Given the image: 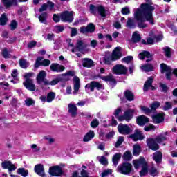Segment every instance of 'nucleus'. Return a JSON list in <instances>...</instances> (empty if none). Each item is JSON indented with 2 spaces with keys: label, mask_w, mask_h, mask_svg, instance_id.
<instances>
[{
  "label": "nucleus",
  "mask_w": 177,
  "mask_h": 177,
  "mask_svg": "<svg viewBox=\"0 0 177 177\" xmlns=\"http://www.w3.org/2000/svg\"><path fill=\"white\" fill-rule=\"evenodd\" d=\"M98 77L101 80H103V81H105L106 82H109L110 85H113L114 86L117 85V80H115V78H114V76H113V75H109L107 76L98 75Z\"/></svg>",
  "instance_id": "6ab92c4d"
},
{
  "label": "nucleus",
  "mask_w": 177,
  "mask_h": 177,
  "mask_svg": "<svg viewBox=\"0 0 177 177\" xmlns=\"http://www.w3.org/2000/svg\"><path fill=\"white\" fill-rule=\"evenodd\" d=\"M90 126L91 127V128H97L99 127V120L93 119L91 121Z\"/></svg>",
  "instance_id": "680f3d73"
},
{
  "label": "nucleus",
  "mask_w": 177,
  "mask_h": 177,
  "mask_svg": "<svg viewBox=\"0 0 177 177\" xmlns=\"http://www.w3.org/2000/svg\"><path fill=\"white\" fill-rule=\"evenodd\" d=\"M141 68L146 71V73H150V71H154V66L151 64H146L141 66Z\"/></svg>",
  "instance_id": "72a5a7b5"
},
{
  "label": "nucleus",
  "mask_w": 177,
  "mask_h": 177,
  "mask_svg": "<svg viewBox=\"0 0 177 177\" xmlns=\"http://www.w3.org/2000/svg\"><path fill=\"white\" fill-rule=\"evenodd\" d=\"M138 59L140 60H145V59H147L146 62L149 63V62L153 61V54L147 50H143L139 53Z\"/></svg>",
  "instance_id": "dca6fc26"
},
{
  "label": "nucleus",
  "mask_w": 177,
  "mask_h": 177,
  "mask_svg": "<svg viewBox=\"0 0 177 177\" xmlns=\"http://www.w3.org/2000/svg\"><path fill=\"white\" fill-rule=\"evenodd\" d=\"M74 20V12L65 10L61 12V21L64 23H73Z\"/></svg>",
  "instance_id": "0eeeda50"
},
{
  "label": "nucleus",
  "mask_w": 177,
  "mask_h": 177,
  "mask_svg": "<svg viewBox=\"0 0 177 177\" xmlns=\"http://www.w3.org/2000/svg\"><path fill=\"white\" fill-rule=\"evenodd\" d=\"M160 87L161 88L160 92H163L164 93H167V92H168L169 88L167 84L160 83Z\"/></svg>",
  "instance_id": "e2e57ef3"
},
{
  "label": "nucleus",
  "mask_w": 177,
  "mask_h": 177,
  "mask_svg": "<svg viewBox=\"0 0 177 177\" xmlns=\"http://www.w3.org/2000/svg\"><path fill=\"white\" fill-rule=\"evenodd\" d=\"M132 60H133V57L131 55L127 56L122 59V61L124 62V63H127V64L131 63Z\"/></svg>",
  "instance_id": "774afa93"
},
{
  "label": "nucleus",
  "mask_w": 177,
  "mask_h": 177,
  "mask_svg": "<svg viewBox=\"0 0 177 177\" xmlns=\"http://www.w3.org/2000/svg\"><path fill=\"white\" fill-rule=\"evenodd\" d=\"M62 20L61 13L59 14H53V20L55 23H59Z\"/></svg>",
  "instance_id": "5fc2aeb1"
},
{
  "label": "nucleus",
  "mask_w": 177,
  "mask_h": 177,
  "mask_svg": "<svg viewBox=\"0 0 177 177\" xmlns=\"http://www.w3.org/2000/svg\"><path fill=\"white\" fill-rule=\"evenodd\" d=\"M86 88H88L91 92H93L95 91V88L97 91L104 89L103 84L96 81H91L89 84L86 85Z\"/></svg>",
  "instance_id": "ddd939ff"
},
{
  "label": "nucleus",
  "mask_w": 177,
  "mask_h": 177,
  "mask_svg": "<svg viewBox=\"0 0 177 177\" xmlns=\"http://www.w3.org/2000/svg\"><path fill=\"white\" fill-rule=\"evenodd\" d=\"M149 174L151 176H157L158 175V171L156 167H151L149 169Z\"/></svg>",
  "instance_id": "bf43d9fd"
},
{
  "label": "nucleus",
  "mask_w": 177,
  "mask_h": 177,
  "mask_svg": "<svg viewBox=\"0 0 177 177\" xmlns=\"http://www.w3.org/2000/svg\"><path fill=\"white\" fill-rule=\"evenodd\" d=\"M129 138L132 140L133 142H138V140H143V139H145V136L140 130L136 129L134 131V133L131 134Z\"/></svg>",
  "instance_id": "2eb2a0df"
},
{
  "label": "nucleus",
  "mask_w": 177,
  "mask_h": 177,
  "mask_svg": "<svg viewBox=\"0 0 177 177\" xmlns=\"http://www.w3.org/2000/svg\"><path fill=\"white\" fill-rule=\"evenodd\" d=\"M147 145L153 151H157V150H160V145L156 141V140L153 138H149L147 139Z\"/></svg>",
  "instance_id": "f8f14e48"
},
{
  "label": "nucleus",
  "mask_w": 177,
  "mask_h": 177,
  "mask_svg": "<svg viewBox=\"0 0 177 177\" xmlns=\"http://www.w3.org/2000/svg\"><path fill=\"white\" fill-rule=\"evenodd\" d=\"M23 85L28 91H30V92H34V91H35L37 88L35 87V84H34V80L32 79L25 80V81L23 82Z\"/></svg>",
  "instance_id": "f3484780"
},
{
  "label": "nucleus",
  "mask_w": 177,
  "mask_h": 177,
  "mask_svg": "<svg viewBox=\"0 0 177 177\" xmlns=\"http://www.w3.org/2000/svg\"><path fill=\"white\" fill-rule=\"evenodd\" d=\"M17 174L23 177L28 176V170H26L24 167L17 169Z\"/></svg>",
  "instance_id": "a19ab883"
},
{
  "label": "nucleus",
  "mask_w": 177,
  "mask_h": 177,
  "mask_svg": "<svg viewBox=\"0 0 177 177\" xmlns=\"http://www.w3.org/2000/svg\"><path fill=\"white\" fill-rule=\"evenodd\" d=\"M50 70L53 73H63V71L66 70V67L57 63H53L50 66Z\"/></svg>",
  "instance_id": "a211bd4d"
},
{
  "label": "nucleus",
  "mask_w": 177,
  "mask_h": 177,
  "mask_svg": "<svg viewBox=\"0 0 177 177\" xmlns=\"http://www.w3.org/2000/svg\"><path fill=\"white\" fill-rule=\"evenodd\" d=\"M97 12L101 17H106L107 14L106 13V8H104V6L99 5L97 6Z\"/></svg>",
  "instance_id": "473e14b6"
},
{
  "label": "nucleus",
  "mask_w": 177,
  "mask_h": 177,
  "mask_svg": "<svg viewBox=\"0 0 177 177\" xmlns=\"http://www.w3.org/2000/svg\"><path fill=\"white\" fill-rule=\"evenodd\" d=\"M111 174H113V170L108 169L103 171V172L101 174V177L109 176V175H111Z\"/></svg>",
  "instance_id": "13d9d810"
},
{
  "label": "nucleus",
  "mask_w": 177,
  "mask_h": 177,
  "mask_svg": "<svg viewBox=\"0 0 177 177\" xmlns=\"http://www.w3.org/2000/svg\"><path fill=\"white\" fill-rule=\"evenodd\" d=\"M1 167L3 169H8L9 175H10L11 177H18L17 175L12 174V171H16V165L15 164L12 163V161L10 160H4L1 163Z\"/></svg>",
  "instance_id": "423d86ee"
},
{
  "label": "nucleus",
  "mask_w": 177,
  "mask_h": 177,
  "mask_svg": "<svg viewBox=\"0 0 177 177\" xmlns=\"http://www.w3.org/2000/svg\"><path fill=\"white\" fill-rule=\"evenodd\" d=\"M153 82H154V77L153 76L149 77L147 81L144 84V87H143L144 92H147V91L150 89V86L153 85Z\"/></svg>",
  "instance_id": "393cba45"
},
{
  "label": "nucleus",
  "mask_w": 177,
  "mask_h": 177,
  "mask_svg": "<svg viewBox=\"0 0 177 177\" xmlns=\"http://www.w3.org/2000/svg\"><path fill=\"white\" fill-rule=\"evenodd\" d=\"M64 81V79L62 77H57L55 79H53L51 82H50V84L51 86H55V85H57L59 82H63Z\"/></svg>",
  "instance_id": "a18cd8bd"
},
{
  "label": "nucleus",
  "mask_w": 177,
  "mask_h": 177,
  "mask_svg": "<svg viewBox=\"0 0 177 177\" xmlns=\"http://www.w3.org/2000/svg\"><path fill=\"white\" fill-rule=\"evenodd\" d=\"M42 60H44V57H38L34 64L35 68H38L39 66H42Z\"/></svg>",
  "instance_id": "de8ad7c7"
},
{
  "label": "nucleus",
  "mask_w": 177,
  "mask_h": 177,
  "mask_svg": "<svg viewBox=\"0 0 177 177\" xmlns=\"http://www.w3.org/2000/svg\"><path fill=\"white\" fill-rule=\"evenodd\" d=\"M151 0H145L147 3H142L140 6V8H137L134 12V17L137 21V27L138 28H147L149 25L146 24L148 21L151 26H154V17H153V12H154V6L150 3Z\"/></svg>",
  "instance_id": "f257e3e1"
},
{
  "label": "nucleus",
  "mask_w": 177,
  "mask_h": 177,
  "mask_svg": "<svg viewBox=\"0 0 177 177\" xmlns=\"http://www.w3.org/2000/svg\"><path fill=\"white\" fill-rule=\"evenodd\" d=\"M160 104H161L158 101L153 102L150 105V108H151V111H155V110H157V109H158V107H160Z\"/></svg>",
  "instance_id": "8fccbe9b"
},
{
  "label": "nucleus",
  "mask_w": 177,
  "mask_h": 177,
  "mask_svg": "<svg viewBox=\"0 0 177 177\" xmlns=\"http://www.w3.org/2000/svg\"><path fill=\"white\" fill-rule=\"evenodd\" d=\"M82 66L85 67L86 68H91L95 66V62L93 60L89 59V58H83L82 59Z\"/></svg>",
  "instance_id": "b1692460"
},
{
  "label": "nucleus",
  "mask_w": 177,
  "mask_h": 177,
  "mask_svg": "<svg viewBox=\"0 0 177 177\" xmlns=\"http://www.w3.org/2000/svg\"><path fill=\"white\" fill-rule=\"evenodd\" d=\"M1 55L3 59H10V53H9V50L7 48H4L1 51Z\"/></svg>",
  "instance_id": "c03bdc74"
},
{
  "label": "nucleus",
  "mask_w": 177,
  "mask_h": 177,
  "mask_svg": "<svg viewBox=\"0 0 177 177\" xmlns=\"http://www.w3.org/2000/svg\"><path fill=\"white\" fill-rule=\"evenodd\" d=\"M18 24H17V21L16 20H12L11 23L10 24L11 31H14V30H16L17 28Z\"/></svg>",
  "instance_id": "864d4df0"
},
{
  "label": "nucleus",
  "mask_w": 177,
  "mask_h": 177,
  "mask_svg": "<svg viewBox=\"0 0 177 177\" xmlns=\"http://www.w3.org/2000/svg\"><path fill=\"white\" fill-rule=\"evenodd\" d=\"M124 138L122 136H119L117 142H115V147L118 148L122 145V142H124Z\"/></svg>",
  "instance_id": "052dcab7"
},
{
  "label": "nucleus",
  "mask_w": 177,
  "mask_h": 177,
  "mask_svg": "<svg viewBox=\"0 0 177 177\" xmlns=\"http://www.w3.org/2000/svg\"><path fill=\"white\" fill-rule=\"evenodd\" d=\"M156 130V126L154 124H149V126H145L144 127V131L145 132H150V131H155Z\"/></svg>",
  "instance_id": "4d7b16f0"
},
{
  "label": "nucleus",
  "mask_w": 177,
  "mask_h": 177,
  "mask_svg": "<svg viewBox=\"0 0 177 177\" xmlns=\"http://www.w3.org/2000/svg\"><path fill=\"white\" fill-rule=\"evenodd\" d=\"M118 131L121 135H129L132 132V129H131V127L128 124H124L122 123L118 124Z\"/></svg>",
  "instance_id": "4468645a"
},
{
  "label": "nucleus",
  "mask_w": 177,
  "mask_h": 177,
  "mask_svg": "<svg viewBox=\"0 0 177 177\" xmlns=\"http://www.w3.org/2000/svg\"><path fill=\"white\" fill-rule=\"evenodd\" d=\"M68 113H69L71 117H72V118H75V117H77V115L78 114V108L77 107V105L74 104H69L68 105Z\"/></svg>",
  "instance_id": "aec40b11"
},
{
  "label": "nucleus",
  "mask_w": 177,
  "mask_h": 177,
  "mask_svg": "<svg viewBox=\"0 0 177 177\" xmlns=\"http://www.w3.org/2000/svg\"><path fill=\"white\" fill-rule=\"evenodd\" d=\"M96 31V26L93 23H88L86 26H82L80 27V34H93Z\"/></svg>",
  "instance_id": "6e6552de"
},
{
  "label": "nucleus",
  "mask_w": 177,
  "mask_h": 177,
  "mask_svg": "<svg viewBox=\"0 0 177 177\" xmlns=\"http://www.w3.org/2000/svg\"><path fill=\"white\" fill-rule=\"evenodd\" d=\"M165 113H164L154 115L152 117V120L154 124H161V122H164V120H165Z\"/></svg>",
  "instance_id": "4be33fe9"
},
{
  "label": "nucleus",
  "mask_w": 177,
  "mask_h": 177,
  "mask_svg": "<svg viewBox=\"0 0 177 177\" xmlns=\"http://www.w3.org/2000/svg\"><path fill=\"white\" fill-rule=\"evenodd\" d=\"M89 10L91 15H96V13L97 12V6L93 4H91L89 6Z\"/></svg>",
  "instance_id": "603ef678"
},
{
  "label": "nucleus",
  "mask_w": 177,
  "mask_h": 177,
  "mask_svg": "<svg viewBox=\"0 0 177 177\" xmlns=\"http://www.w3.org/2000/svg\"><path fill=\"white\" fill-rule=\"evenodd\" d=\"M162 50L165 53V57L167 59H171L172 57V50L169 47L166 46L162 48Z\"/></svg>",
  "instance_id": "f704fd0d"
},
{
  "label": "nucleus",
  "mask_w": 177,
  "mask_h": 177,
  "mask_svg": "<svg viewBox=\"0 0 177 177\" xmlns=\"http://www.w3.org/2000/svg\"><path fill=\"white\" fill-rule=\"evenodd\" d=\"M153 158L156 164H161L162 161V153L160 151H156L153 154Z\"/></svg>",
  "instance_id": "cd10ccee"
},
{
  "label": "nucleus",
  "mask_w": 177,
  "mask_h": 177,
  "mask_svg": "<svg viewBox=\"0 0 177 177\" xmlns=\"http://www.w3.org/2000/svg\"><path fill=\"white\" fill-rule=\"evenodd\" d=\"M121 57H122L121 47L118 46L114 48L111 54H110V53H105L103 62L105 64L110 66V64H111V62H117V60H120Z\"/></svg>",
  "instance_id": "f03ea898"
},
{
  "label": "nucleus",
  "mask_w": 177,
  "mask_h": 177,
  "mask_svg": "<svg viewBox=\"0 0 177 177\" xmlns=\"http://www.w3.org/2000/svg\"><path fill=\"white\" fill-rule=\"evenodd\" d=\"M140 110L142 112H143L144 114H146V115H149L151 113V109L146 106H142L140 107Z\"/></svg>",
  "instance_id": "09e8293b"
},
{
  "label": "nucleus",
  "mask_w": 177,
  "mask_h": 177,
  "mask_svg": "<svg viewBox=\"0 0 177 177\" xmlns=\"http://www.w3.org/2000/svg\"><path fill=\"white\" fill-rule=\"evenodd\" d=\"M154 140L156 141V143H162V142H165L167 140V137L163 135L158 136Z\"/></svg>",
  "instance_id": "3c124183"
},
{
  "label": "nucleus",
  "mask_w": 177,
  "mask_h": 177,
  "mask_svg": "<svg viewBox=\"0 0 177 177\" xmlns=\"http://www.w3.org/2000/svg\"><path fill=\"white\" fill-rule=\"evenodd\" d=\"M171 109H172V103L169 102H166L165 103V106H163V110L165 111H167L168 110H171Z\"/></svg>",
  "instance_id": "0e129e2a"
},
{
  "label": "nucleus",
  "mask_w": 177,
  "mask_h": 177,
  "mask_svg": "<svg viewBox=\"0 0 177 177\" xmlns=\"http://www.w3.org/2000/svg\"><path fill=\"white\" fill-rule=\"evenodd\" d=\"M55 97H56V93H55V92H53V91H50V93H48L47 94L46 102L48 103H50V102H53V100H55Z\"/></svg>",
  "instance_id": "4c0bfd02"
},
{
  "label": "nucleus",
  "mask_w": 177,
  "mask_h": 177,
  "mask_svg": "<svg viewBox=\"0 0 177 177\" xmlns=\"http://www.w3.org/2000/svg\"><path fill=\"white\" fill-rule=\"evenodd\" d=\"M44 78H46V72L44 70L40 71L37 77V84H42Z\"/></svg>",
  "instance_id": "c85d7f7f"
},
{
  "label": "nucleus",
  "mask_w": 177,
  "mask_h": 177,
  "mask_svg": "<svg viewBox=\"0 0 177 177\" xmlns=\"http://www.w3.org/2000/svg\"><path fill=\"white\" fill-rule=\"evenodd\" d=\"M46 19H48V12H42L39 16L40 23H43V24H46Z\"/></svg>",
  "instance_id": "58836bf2"
},
{
  "label": "nucleus",
  "mask_w": 177,
  "mask_h": 177,
  "mask_svg": "<svg viewBox=\"0 0 177 177\" xmlns=\"http://www.w3.org/2000/svg\"><path fill=\"white\" fill-rule=\"evenodd\" d=\"M73 95H77L80 91V87L81 86V82H80V77L78 76H75L73 78Z\"/></svg>",
  "instance_id": "5701e85b"
},
{
  "label": "nucleus",
  "mask_w": 177,
  "mask_h": 177,
  "mask_svg": "<svg viewBox=\"0 0 177 177\" xmlns=\"http://www.w3.org/2000/svg\"><path fill=\"white\" fill-rule=\"evenodd\" d=\"M140 41H142V37H140V35L136 32H134L131 37V41L133 44H138V42H140Z\"/></svg>",
  "instance_id": "7c9ffc66"
},
{
  "label": "nucleus",
  "mask_w": 177,
  "mask_h": 177,
  "mask_svg": "<svg viewBox=\"0 0 177 177\" xmlns=\"http://www.w3.org/2000/svg\"><path fill=\"white\" fill-rule=\"evenodd\" d=\"M28 0H1V3L6 9H9L12 6H17L19 2H27Z\"/></svg>",
  "instance_id": "9b49d317"
},
{
  "label": "nucleus",
  "mask_w": 177,
  "mask_h": 177,
  "mask_svg": "<svg viewBox=\"0 0 177 177\" xmlns=\"http://www.w3.org/2000/svg\"><path fill=\"white\" fill-rule=\"evenodd\" d=\"M8 17L6 16V13H3L0 17V26H6V23H8Z\"/></svg>",
  "instance_id": "ea45409f"
},
{
  "label": "nucleus",
  "mask_w": 177,
  "mask_h": 177,
  "mask_svg": "<svg viewBox=\"0 0 177 177\" xmlns=\"http://www.w3.org/2000/svg\"><path fill=\"white\" fill-rule=\"evenodd\" d=\"M118 171L122 175H129L133 171L132 164L129 162H124L122 164L119 165L118 167Z\"/></svg>",
  "instance_id": "20e7f679"
},
{
  "label": "nucleus",
  "mask_w": 177,
  "mask_h": 177,
  "mask_svg": "<svg viewBox=\"0 0 177 177\" xmlns=\"http://www.w3.org/2000/svg\"><path fill=\"white\" fill-rule=\"evenodd\" d=\"M95 138V132L92 130H90L84 136L83 138V142H89L91 139Z\"/></svg>",
  "instance_id": "c756f323"
},
{
  "label": "nucleus",
  "mask_w": 177,
  "mask_h": 177,
  "mask_svg": "<svg viewBox=\"0 0 177 177\" xmlns=\"http://www.w3.org/2000/svg\"><path fill=\"white\" fill-rule=\"evenodd\" d=\"M76 48L79 52H81V50H84L86 48V45L84 44V41L77 40Z\"/></svg>",
  "instance_id": "c9c22d12"
},
{
  "label": "nucleus",
  "mask_w": 177,
  "mask_h": 177,
  "mask_svg": "<svg viewBox=\"0 0 177 177\" xmlns=\"http://www.w3.org/2000/svg\"><path fill=\"white\" fill-rule=\"evenodd\" d=\"M48 174L50 176L62 177L66 176V173L63 170V167L60 165L51 166L48 169Z\"/></svg>",
  "instance_id": "39448f33"
},
{
  "label": "nucleus",
  "mask_w": 177,
  "mask_h": 177,
  "mask_svg": "<svg viewBox=\"0 0 177 177\" xmlns=\"http://www.w3.org/2000/svg\"><path fill=\"white\" fill-rule=\"evenodd\" d=\"M25 103L26 106L30 107V106H32L33 104H35V101H34L32 98H28L25 100Z\"/></svg>",
  "instance_id": "69168bd1"
},
{
  "label": "nucleus",
  "mask_w": 177,
  "mask_h": 177,
  "mask_svg": "<svg viewBox=\"0 0 177 177\" xmlns=\"http://www.w3.org/2000/svg\"><path fill=\"white\" fill-rule=\"evenodd\" d=\"M19 66L21 68H27V67H28V62H27V60H26L25 59H20L19 61Z\"/></svg>",
  "instance_id": "49530a36"
},
{
  "label": "nucleus",
  "mask_w": 177,
  "mask_h": 177,
  "mask_svg": "<svg viewBox=\"0 0 177 177\" xmlns=\"http://www.w3.org/2000/svg\"><path fill=\"white\" fill-rule=\"evenodd\" d=\"M124 95L127 102H133L135 100V94L131 90H126L124 92Z\"/></svg>",
  "instance_id": "bb28decb"
},
{
  "label": "nucleus",
  "mask_w": 177,
  "mask_h": 177,
  "mask_svg": "<svg viewBox=\"0 0 177 177\" xmlns=\"http://www.w3.org/2000/svg\"><path fill=\"white\" fill-rule=\"evenodd\" d=\"M133 113H135V110L133 109H128L124 111L122 115H120L119 122H122V121H127L129 122L132 118H133Z\"/></svg>",
  "instance_id": "1a4fd4ad"
},
{
  "label": "nucleus",
  "mask_w": 177,
  "mask_h": 177,
  "mask_svg": "<svg viewBox=\"0 0 177 177\" xmlns=\"http://www.w3.org/2000/svg\"><path fill=\"white\" fill-rule=\"evenodd\" d=\"M35 172L39 175V176H44L45 175V169H44V165L37 164L35 165Z\"/></svg>",
  "instance_id": "a878e982"
},
{
  "label": "nucleus",
  "mask_w": 177,
  "mask_h": 177,
  "mask_svg": "<svg viewBox=\"0 0 177 177\" xmlns=\"http://www.w3.org/2000/svg\"><path fill=\"white\" fill-rule=\"evenodd\" d=\"M113 73L116 75H125L128 73V68L122 64H117L113 66Z\"/></svg>",
  "instance_id": "9d476101"
},
{
  "label": "nucleus",
  "mask_w": 177,
  "mask_h": 177,
  "mask_svg": "<svg viewBox=\"0 0 177 177\" xmlns=\"http://www.w3.org/2000/svg\"><path fill=\"white\" fill-rule=\"evenodd\" d=\"M148 122H150V119L145 115H140L136 119V123L140 127H143V125H146Z\"/></svg>",
  "instance_id": "412c9836"
},
{
  "label": "nucleus",
  "mask_w": 177,
  "mask_h": 177,
  "mask_svg": "<svg viewBox=\"0 0 177 177\" xmlns=\"http://www.w3.org/2000/svg\"><path fill=\"white\" fill-rule=\"evenodd\" d=\"M140 154V145H135L133 147V156H139Z\"/></svg>",
  "instance_id": "37998d69"
},
{
  "label": "nucleus",
  "mask_w": 177,
  "mask_h": 177,
  "mask_svg": "<svg viewBox=\"0 0 177 177\" xmlns=\"http://www.w3.org/2000/svg\"><path fill=\"white\" fill-rule=\"evenodd\" d=\"M133 165L135 169H139V167L142 165L141 171H140V176H146L149 174V165L145 158L141 156L139 159L133 160Z\"/></svg>",
  "instance_id": "7ed1b4c3"
},
{
  "label": "nucleus",
  "mask_w": 177,
  "mask_h": 177,
  "mask_svg": "<svg viewBox=\"0 0 177 177\" xmlns=\"http://www.w3.org/2000/svg\"><path fill=\"white\" fill-rule=\"evenodd\" d=\"M122 111V109L121 108H118L117 109L115 110L114 112V115L118 121H120V113Z\"/></svg>",
  "instance_id": "338daca9"
},
{
  "label": "nucleus",
  "mask_w": 177,
  "mask_h": 177,
  "mask_svg": "<svg viewBox=\"0 0 177 177\" xmlns=\"http://www.w3.org/2000/svg\"><path fill=\"white\" fill-rule=\"evenodd\" d=\"M120 160H121V153H115L112 158V162L113 165L117 167V165H118V162H120Z\"/></svg>",
  "instance_id": "2f4dec72"
},
{
  "label": "nucleus",
  "mask_w": 177,
  "mask_h": 177,
  "mask_svg": "<svg viewBox=\"0 0 177 177\" xmlns=\"http://www.w3.org/2000/svg\"><path fill=\"white\" fill-rule=\"evenodd\" d=\"M99 162H100L102 165H109V160H107V158L104 156H101V158L99 160Z\"/></svg>",
  "instance_id": "6e6d98bb"
},
{
  "label": "nucleus",
  "mask_w": 177,
  "mask_h": 177,
  "mask_svg": "<svg viewBox=\"0 0 177 177\" xmlns=\"http://www.w3.org/2000/svg\"><path fill=\"white\" fill-rule=\"evenodd\" d=\"M160 71L162 74H164L165 72L171 71V67L164 63H162L160 64Z\"/></svg>",
  "instance_id": "79ce46f5"
},
{
  "label": "nucleus",
  "mask_w": 177,
  "mask_h": 177,
  "mask_svg": "<svg viewBox=\"0 0 177 177\" xmlns=\"http://www.w3.org/2000/svg\"><path fill=\"white\" fill-rule=\"evenodd\" d=\"M122 158L124 161H131L132 160V153L129 151H126L123 156Z\"/></svg>",
  "instance_id": "e433bc0d"
}]
</instances>
